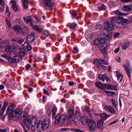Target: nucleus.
Here are the masks:
<instances>
[{"mask_svg": "<svg viewBox=\"0 0 132 132\" xmlns=\"http://www.w3.org/2000/svg\"><path fill=\"white\" fill-rule=\"evenodd\" d=\"M50 121L48 119L44 120L43 121H39L37 125V130L38 132H41L43 130H46L48 128Z\"/></svg>", "mask_w": 132, "mask_h": 132, "instance_id": "f257e3e1", "label": "nucleus"}, {"mask_svg": "<svg viewBox=\"0 0 132 132\" xmlns=\"http://www.w3.org/2000/svg\"><path fill=\"white\" fill-rule=\"evenodd\" d=\"M15 31L18 33L24 35L28 34V30L27 27L24 24H21L19 26H14L13 27Z\"/></svg>", "mask_w": 132, "mask_h": 132, "instance_id": "f03ea898", "label": "nucleus"}, {"mask_svg": "<svg viewBox=\"0 0 132 132\" xmlns=\"http://www.w3.org/2000/svg\"><path fill=\"white\" fill-rule=\"evenodd\" d=\"M55 119V124L61 126L64 123L65 120L66 116L64 115L58 113L56 115Z\"/></svg>", "mask_w": 132, "mask_h": 132, "instance_id": "7ed1b4c3", "label": "nucleus"}, {"mask_svg": "<svg viewBox=\"0 0 132 132\" xmlns=\"http://www.w3.org/2000/svg\"><path fill=\"white\" fill-rule=\"evenodd\" d=\"M101 37V36L98 35L97 33H94L91 34L90 38L94 41H105V40H108L110 39V37H107L106 36L103 39Z\"/></svg>", "mask_w": 132, "mask_h": 132, "instance_id": "20e7f679", "label": "nucleus"}, {"mask_svg": "<svg viewBox=\"0 0 132 132\" xmlns=\"http://www.w3.org/2000/svg\"><path fill=\"white\" fill-rule=\"evenodd\" d=\"M86 122L88 123V128L91 132L94 131L96 128V126L95 121L92 119H87Z\"/></svg>", "mask_w": 132, "mask_h": 132, "instance_id": "39448f33", "label": "nucleus"}, {"mask_svg": "<svg viewBox=\"0 0 132 132\" xmlns=\"http://www.w3.org/2000/svg\"><path fill=\"white\" fill-rule=\"evenodd\" d=\"M123 66L125 70L126 71V73L128 75L129 78H130V73L131 72V69L130 67V64L129 62L127 61L126 64H123Z\"/></svg>", "mask_w": 132, "mask_h": 132, "instance_id": "423d86ee", "label": "nucleus"}, {"mask_svg": "<svg viewBox=\"0 0 132 132\" xmlns=\"http://www.w3.org/2000/svg\"><path fill=\"white\" fill-rule=\"evenodd\" d=\"M104 109L108 112L110 113L113 115L116 114V111L114 108L110 105H105L104 106Z\"/></svg>", "mask_w": 132, "mask_h": 132, "instance_id": "0eeeda50", "label": "nucleus"}, {"mask_svg": "<svg viewBox=\"0 0 132 132\" xmlns=\"http://www.w3.org/2000/svg\"><path fill=\"white\" fill-rule=\"evenodd\" d=\"M21 114V112L19 109H17L13 111L10 117H14L16 118L19 117Z\"/></svg>", "mask_w": 132, "mask_h": 132, "instance_id": "6e6552de", "label": "nucleus"}, {"mask_svg": "<svg viewBox=\"0 0 132 132\" xmlns=\"http://www.w3.org/2000/svg\"><path fill=\"white\" fill-rule=\"evenodd\" d=\"M100 42L99 44L98 47L100 49L102 52L103 54H105L106 51V49L107 47V44L105 43V42H104L103 43Z\"/></svg>", "mask_w": 132, "mask_h": 132, "instance_id": "1a4fd4ad", "label": "nucleus"}, {"mask_svg": "<svg viewBox=\"0 0 132 132\" xmlns=\"http://www.w3.org/2000/svg\"><path fill=\"white\" fill-rule=\"evenodd\" d=\"M43 4L45 6L50 7L51 10L53 9L54 4L51 0H44Z\"/></svg>", "mask_w": 132, "mask_h": 132, "instance_id": "9d476101", "label": "nucleus"}, {"mask_svg": "<svg viewBox=\"0 0 132 132\" xmlns=\"http://www.w3.org/2000/svg\"><path fill=\"white\" fill-rule=\"evenodd\" d=\"M104 28L108 31H112L114 29L113 25L110 22H107V23H106Z\"/></svg>", "mask_w": 132, "mask_h": 132, "instance_id": "9b49d317", "label": "nucleus"}, {"mask_svg": "<svg viewBox=\"0 0 132 132\" xmlns=\"http://www.w3.org/2000/svg\"><path fill=\"white\" fill-rule=\"evenodd\" d=\"M25 22L27 23L29 26H32V21L30 16L28 17H25L23 18Z\"/></svg>", "mask_w": 132, "mask_h": 132, "instance_id": "f8f14e48", "label": "nucleus"}, {"mask_svg": "<svg viewBox=\"0 0 132 132\" xmlns=\"http://www.w3.org/2000/svg\"><path fill=\"white\" fill-rule=\"evenodd\" d=\"M13 105H10L8 106L6 109V114H9V118L10 117L13 111Z\"/></svg>", "mask_w": 132, "mask_h": 132, "instance_id": "ddd939ff", "label": "nucleus"}, {"mask_svg": "<svg viewBox=\"0 0 132 132\" xmlns=\"http://www.w3.org/2000/svg\"><path fill=\"white\" fill-rule=\"evenodd\" d=\"M10 3L12 4L11 8L15 12L18 11V8L15 1L11 0L10 1Z\"/></svg>", "mask_w": 132, "mask_h": 132, "instance_id": "4468645a", "label": "nucleus"}, {"mask_svg": "<svg viewBox=\"0 0 132 132\" xmlns=\"http://www.w3.org/2000/svg\"><path fill=\"white\" fill-rule=\"evenodd\" d=\"M98 79L101 80L102 81L104 82V80H105L107 82H108L109 80V78L106 77V75L105 74L103 75L100 74L99 75Z\"/></svg>", "mask_w": 132, "mask_h": 132, "instance_id": "2eb2a0df", "label": "nucleus"}, {"mask_svg": "<svg viewBox=\"0 0 132 132\" xmlns=\"http://www.w3.org/2000/svg\"><path fill=\"white\" fill-rule=\"evenodd\" d=\"M22 59V57L20 56L16 55L11 60V61L13 62H18L21 61Z\"/></svg>", "mask_w": 132, "mask_h": 132, "instance_id": "dca6fc26", "label": "nucleus"}, {"mask_svg": "<svg viewBox=\"0 0 132 132\" xmlns=\"http://www.w3.org/2000/svg\"><path fill=\"white\" fill-rule=\"evenodd\" d=\"M68 119L70 120V119L73 117L74 114V110L70 109L67 111Z\"/></svg>", "mask_w": 132, "mask_h": 132, "instance_id": "f3484780", "label": "nucleus"}, {"mask_svg": "<svg viewBox=\"0 0 132 132\" xmlns=\"http://www.w3.org/2000/svg\"><path fill=\"white\" fill-rule=\"evenodd\" d=\"M116 73L117 75L116 77L117 80H119L120 79V82L121 83H122L123 82V80L122 79L123 75L120 73V71L118 70H117L116 72Z\"/></svg>", "mask_w": 132, "mask_h": 132, "instance_id": "a211bd4d", "label": "nucleus"}, {"mask_svg": "<svg viewBox=\"0 0 132 132\" xmlns=\"http://www.w3.org/2000/svg\"><path fill=\"white\" fill-rule=\"evenodd\" d=\"M122 10L125 12H129L132 10V6L129 5H125L122 8Z\"/></svg>", "mask_w": 132, "mask_h": 132, "instance_id": "6ab92c4d", "label": "nucleus"}, {"mask_svg": "<svg viewBox=\"0 0 132 132\" xmlns=\"http://www.w3.org/2000/svg\"><path fill=\"white\" fill-rule=\"evenodd\" d=\"M105 87L108 89L114 90L117 89V87L115 85L106 84Z\"/></svg>", "mask_w": 132, "mask_h": 132, "instance_id": "aec40b11", "label": "nucleus"}, {"mask_svg": "<svg viewBox=\"0 0 132 132\" xmlns=\"http://www.w3.org/2000/svg\"><path fill=\"white\" fill-rule=\"evenodd\" d=\"M35 38L34 33L29 35L27 37V41H33Z\"/></svg>", "mask_w": 132, "mask_h": 132, "instance_id": "412c9836", "label": "nucleus"}, {"mask_svg": "<svg viewBox=\"0 0 132 132\" xmlns=\"http://www.w3.org/2000/svg\"><path fill=\"white\" fill-rule=\"evenodd\" d=\"M7 104L8 103L7 102H5L4 103L3 105L2 106V109L0 111V115H3V113Z\"/></svg>", "mask_w": 132, "mask_h": 132, "instance_id": "4be33fe9", "label": "nucleus"}, {"mask_svg": "<svg viewBox=\"0 0 132 132\" xmlns=\"http://www.w3.org/2000/svg\"><path fill=\"white\" fill-rule=\"evenodd\" d=\"M37 122L36 118L35 117H33L30 119V125L31 124V126L35 125L36 124Z\"/></svg>", "mask_w": 132, "mask_h": 132, "instance_id": "5701e85b", "label": "nucleus"}, {"mask_svg": "<svg viewBox=\"0 0 132 132\" xmlns=\"http://www.w3.org/2000/svg\"><path fill=\"white\" fill-rule=\"evenodd\" d=\"M22 46L29 51H30L32 49V47L28 44V42H24Z\"/></svg>", "mask_w": 132, "mask_h": 132, "instance_id": "b1692460", "label": "nucleus"}, {"mask_svg": "<svg viewBox=\"0 0 132 132\" xmlns=\"http://www.w3.org/2000/svg\"><path fill=\"white\" fill-rule=\"evenodd\" d=\"M19 53L20 55V56L22 57L24 56L26 53V51L23 48H20Z\"/></svg>", "mask_w": 132, "mask_h": 132, "instance_id": "393cba45", "label": "nucleus"}, {"mask_svg": "<svg viewBox=\"0 0 132 132\" xmlns=\"http://www.w3.org/2000/svg\"><path fill=\"white\" fill-rule=\"evenodd\" d=\"M23 122L26 124L27 127H29L30 126V119L29 118H25L23 119Z\"/></svg>", "mask_w": 132, "mask_h": 132, "instance_id": "a878e982", "label": "nucleus"}, {"mask_svg": "<svg viewBox=\"0 0 132 132\" xmlns=\"http://www.w3.org/2000/svg\"><path fill=\"white\" fill-rule=\"evenodd\" d=\"M32 28L34 30L39 32H41L42 30V28L39 27L37 25H35L33 26L32 27Z\"/></svg>", "mask_w": 132, "mask_h": 132, "instance_id": "bb28decb", "label": "nucleus"}, {"mask_svg": "<svg viewBox=\"0 0 132 132\" xmlns=\"http://www.w3.org/2000/svg\"><path fill=\"white\" fill-rule=\"evenodd\" d=\"M103 123V120L100 119L97 122V125L98 128L100 129L102 128L101 126H102Z\"/></svg>", "mask_w": 132, "mask_h": 132, "instance_id": "cd10ccee", "label": "nucleus"}, {"mask_svg": "<svg viewBox=\"0 0 132 132\" xmlns=\"http://www.w3.org/2000/svg\"><path fill=\"white\" fill-rule=\"evenodd\" d=\"M22 2L23 4V8L26 9L27 8L28 6V3L27 0H22Z\"/></svg>", "mask_w": 132, "mask_h": 132, "instance_id": "c85d7f7f", "label": "nucleus"}, {"mask_svg": "<svg viewBox=\"0 0 132 132\" xmlns=\"http://www.w3.org/2000/svg\"><path fill=\"white\" fill-rule=\"evenodd\" d=\"M56 111L57 108L55 106H54L52 109V116L53 118H54V116L56 114Z\"/></svg>", "mask_w": 132, "mask_h": 132, "instance_id": "c756f323", "label": "nucleus"}, {"mask_svg": "<svg viewBox=\"0 0 132 132\" xmlns=\"http://www.w3.org/2000/svg\"><path fill=\"white\" fill-rule=\"evenodd\" d=\"M129 44V42H125L122 44V48L123 50H126L128 47Z\"/></svg>", "mask_w": 132, "mask_h": 132, "instance_id": "7c9ffc66", "label": "nucleus"}, {"mask_svg": "<svg viewBox=\"0 0 132 132\" xmlns=\"http://www.w3.org/2000/svg\"><path fill=\"white\" fill-rule=\"evenodd\" d=\"M8 44V42H1L0 43V48L6 47Z\"/></svg>", "mask_w": 132, "mask_h": 132, "instance_id": "2f4dec72", "label": "nucleus"}, {"mask_svg": "<svg viewBox=\"0 0 132 132\" xmlns=\"http://www.w3.org/2000/svg\"><path fill=\"white\" fill-rule=\"evenodd\" d=\"M129 22V20L121 18V25H126Z\"/></svg>", "mask_w": 132, "mask_h": 132, "instance_id": "473e14b6", "label": "nucleus"}, {"mask_svg": "<svg viewBox=\"0 0 132 132\" xmlns=\"http://www.w3.org/2000/svg\"><path fill=\"white\" fill-rule=\"evenodd\" d=\"M100 116L101 118H103L104 120L106 119L107 118L110 117V116L109 115L106 114L105 113L100 114Z\"/></svg>", "mask_w": 132, "mask_h": 132, "instance_id": "72a5a7b5", "label": "nucleus"}, {"mask_svg": "<svg viewBox=\"0 0 132 132\" xmlns=\"http://www.w3.org/2000/svg\"><path fill=\"white\" fill-rule=\"evenodd\" d=\"M104 92L109 96H112L114 95H115V93L113 92L104 91Z\"/></svg>", "mask_w": 132, "mask_h": 132, "instance_id": "f704fd0d", "label": "nucleus"}, {"mask_svg": "<svg viewBox=\"0 0 132 132\" xmlns=\"http://www.w3.org/2000/svg\"><path fill=\"white\" fill-rule=\"evenodd\" d=\"M96 61L99 64H106L107 65V63L105 64V61L104 60L102 59L98 60L97 59L96 60Z\"/></svg>", "mask_w": 132, "mask_h": 132, "instance_id": "c9c22d12", "label": "nucleus"}, {"mask_svg": "<svg viewBox=\"0 0 132 132\" xmlns=\"http://www.w3.org/2000/svg\"><path fill=\"white\" fill-rule=\"evenodd\" d=\"M24 40L21 37L15 38L12 39L11 41H24Z\"/></svg>", "mask_w": 132, "mask_h": 132, "instance_id": "e433bc0d", "label": "nucleus"}, {"mask_svg": "<svg viewBox=\"0 0 132 132\" xmlns=\"http://www.w3.org/2000/svg\"><path fill=\"white\" fill-rule=\"evenodd\" d=\"M70 131H73L75 132H84L79 129L74 128H70Z\"/></svg>", "mask_w": 132, "mask_h": 132, "instance_id": "4c0bfd02", "label": "nucleus"}, {"mask_svg": "<svg viewBox=\"0 0 132 132\" xmlns=\"http://www.w3.org/2000/svg\"><path fill=\"white\" fill-rule=\"evenodd\" d=\"M106 7L103 4L101 6L98 7V9L100 11L105 10L106 9Z\"/></svg>", "mask_w": 132, "mask_h": 132, "instance_id": "58836bf2", "label": "nucleus"}, {"mask_svg": "<svg viewBox=\"0 0 132 132\" xmlns=\"http://www.w3.org/2000/svg\"><path fill=\"white\" fill-rule=\"evenodd\" d=\"M121 18H117L116 20V23L121 25Z\"/></svg>", "mask_w": 132, "mask_h": 132, "instance_id": "ea45409f", "label": "nucleus"}, {"mask_svg": "<svg viewBox=\"0 0 132 132\" xmlns=\"http://www.w3.org/2000/svg\"><path fill=\"white\" fill-rule=\"evenodd\" d=\"M5 51L7 52V55H11V52L10 50V47H7L6 48Z\"/></svg>", "mask_w": 132, "mask_h": 132, "instance_id": "a19ab883", "label": "nucleus"}, {"mask_svg": "<svg viewBox=\"0 0 132 132\" xmlns=\"http://www.w3.org/2000/svg\"><path fill=\"white\" fill-rule=\"evenodd\" d=\"M111 101L113 106L115 108H117V104H116V101L113 99H111Z\"/></svg>", "mask_w": 132, "mask_h": 132, "instance_id": "79ce46f5", "label": "nucleus"}, {"mask_svg": "<svg viewBox=\"0 0 132 132\" xmlns=\"http://www.w3.org/2000/svg\"><path fill=\"white\" fill-rule=\"evenodd\" d=\"M77 26L75 23H72L70 26V28L71 29H74Z\"/></svg>", "mask_w": 132, "mask_h": 132, "instance_id": "37998d69", "label": "nucleus"}, {"mask_svg": "<svg viewBox=\"0 0 132 132\" xmlns=\"http://www.w3.org/2000/svg\"><path fill=\"white\" fill-rule=\"evenodd\" d=\"M20 50V48H19V49L16 50V49H13L12 50V53H13L14 54H17L19 53Z\"/></svg>", "mask_w": 132, "mask_h": 132, "instance_id": "c03bdc74", "label": "nucleus"}, {"mask_svg": "<svg viewBox=\"0 0 132 132\" xmlns=\"http://www.w3.org/2000/svg\"><path fill=\"white\" fill-rule=\"evenodd\" d=\"M12 47L13 48V49H16V50H18L19 48L17 44L15 43L13 44Z\"/></svg>", "mask_w": 132, "mask_h": 132, "instance_id": "a18cd8bd", "label": "nucleus"}, {"mask_svg": "<svg viewBox=\"0 0 132 132\" xmlns=\"http://www.w3.org/2000/svg\"><path fill=\"white\" fill-rule=\"evenodd\" d=\"M105 85L106 84H103L100 82V85H99V86L98 87L101 89H104L105 87Z\"/></svg>", "mask_w": 132, "mask_h": 132, "instance_id": "49530a36", "label": "nucleus"}, {"mask_svg": "<svg viewBox=\"0 0 132 132\" xmlns=\"http://www.w3.org/2000/svg\"><path fill=\"white\" fill-rule=\"evenodd\" d=\"M93 42V43H91V44L92 45H97L98 47L99 44L100 43V42Z\"/></svg>", "mask_w": 132, "mask_h": 132, "instance_id": "de8ad7c7", "label": "nucleus"}, {"mask_svg": "<svg viewBox=\"0 0 132 132\" xmlns=\"http://www.w3.org/2000/svg\"><path fill=\"white\" fill-rule=\"evenodd\" d=\"M6 22L9 28H11V24L10 22L8 20H6Z\"/></svg>", "mask_w": 132, "mask_h": 132, "instance_id": "09e8293b", "label": "nucleus"}, {"mask_svg": "<svg viewBox=\"0 0 132 132\" xmlns=\"http://www.w3.org/2000/svg\"><path fill=\"white\" fill-rule=\"evenodd\" d=\"M116 18H116L114 17H112L110 20L111 22L112 23L113 22L116 23Z\"/></svg>", "mask_w": 132, "mask_h": 132, "instance_id": "8fccbe9b", "label": "nucleus"}, {"mask_svg": "<svg viewBox=\"0 0 132 132\" xmlns=\"http://www.w3.org/2000/svg\"><path fill=\"white\" fill-rule=\"evenodd\" d=\"M75 115L77 117H79L80 116V112L78 111H76L75 113Z\"/></svg>", "mask_w": 132, "mask_h": 132, "instance_id": "3c124183", "label": "nucleus"}, {"mask_svg": "<svg viewBox=\"0 0 132 132\" xmlns=\"http://www.w3.org/2000/svg\"><path fill=\"white\" fill-rule=\"evenodd\" d=\"M4 10V7L3 6H1L0 5V12H3Z\"/></svg>", "mask_w": 132, "mask_h": 132, "instance_id": "603ef678", "label": "nucleus"}, {"mask_svg": "<svg viewBox=\"0 0 132 132\" xmlns=\"http://www.w3.org/2000/svg\"><path fill=\"white\" fill-rule=\"evenodd\" d=\"M73 48L74 50L73 51V53H76L78 52V50L77 48L75 47H73Z\"/></svg>", "mask_w": 132, "mask_h": 132, "instance_id": "864d4df0", "label": "nucleus"}, {"mask_svg": "<svg viewBox=\"0 0 132 132\" xmlns=\"http://www.w3.org/2000/svg\"><path fill=\"white\" fill-rule=\"evenodd\" d=\"M120 35V33L119 32H115L114 33V35H113V37H115L116 38L117 37H118Z\"/></svg>", "mask_w": 132, "mask_h": 132, "instance_id": "5fc2aeb1", "label": "nucleus"}, {"mask_svg": "<svg viewBox=\"0 0 132 132\" xmlns=\"http://www.w3.org/2000/svg\"><path fill=\"white\" fill-rule=\"evenodd\" d=\"M114 13L117 15H122V13L119 12L118 10H117L115 11Z\"/></svg>", "mask_w": 132, "mask_h": 132, "instance_id": "6e6d98bb", "label": "nucleus"}, {"mask_svg": "<svg viewBox=\"0 0 132 132\" xmlns=\"http://www.w3.org/2000/svg\"><path fill=\"white\" fill-rule=\"evenodd\" d=\"M97 68H99V69L102 68L103 69H104V68H105V67L103 65L99 64V65H98L97 66Z\"/></svg>", "mask_w": 132, "mask_h": 132, "instance_id": "4d7b16f0", "label": "nucleus"}, {"mask_svg": "<svg viewBox=\"0 0 132 132\" xmlns=\"http://www.w3.org/2000/svg\"><path fill=\"white\" fill-rule=\"evenodd\" d=\"M116 60L118 62H120L121 61L120 58L119 56H116Z\"/></svg>", "mask_w": 132, "mask_h": 132, "instance_id": "13d9d810", "label": "nucleus"}, {"mask_svg": "<svg viewBox=\"0 0 132 132\" xmlns=\"http://www.w3.org/2000/svg\"><path fill=\"white\" fill-rule=\"evenodd\" d=\"M31 67V66L30 64H27L25 66V68L26 69L28 70L29 69V68H30Z\"/></svg>", "mask_w": 132, "mask_h": 132, "instance_id": "bf43d9fd", "label": "nucleus"}, {"mask_svg": "<svg viewBox=\"0 0 132 132\" xmlns=\"http://www.w3.org/2000/svg\"><path fill=\"white\" fill-rule=\"evenodd\" d=\"M6 10L5 11L6 13H8V15H10L11 14V13H10L9 12V10H8V6H7L6 7Z\"/></svg>", "mask_w": 132, "mask_h": 132, "instance_id": "052dcab7", "label": "nucleus"}, {"mask_svg": "<svg viewBox=\"0 0 132 132\" xmlns=\"http://www.w3.org/2000/svg\"><path fill=\"white\" fill-rule=\"evenodd\" d=\"M100 27L101 25L100 24L98 23L96 24V26H95L96 28L97 29H99L100 28Z\"/></svg>", "mask_w": 132, "mask_h": 132, "instance_id": "680f3d73", "label": "nucleus"}, {"mask_svg": "<svg viewBox=\"0 0 132 132\" xmlns=\"http://www.w3.org/2000/svg\"><path fill=\"white\" fill-rule=\"evenodd\" d=\"M51 110L50 109H48L47 110V113L48 115H50L51 114Z\"/></svg>", "mask_w": 132, "mask_h": 132, "instance_id": "e2e57ef3", "label": "nucleus"}, {"mask_svg": "<svg viewBox=\"0 0 132 132\" xmlns=\"http://www.w3.org/2000/svg\"><path fill=\"white\" fill-rule=\"evenodd\" d=\"M5 0H0V4L2 5H3L5 4Z\"/></svg>", "mask_w": 132, "mask_h": 132, "instance_id": "0e129e2a", "label": "nucleus"}, {"mask_svg": "<svg viewBox=\"0 0 132 132\" xmlns=\"http://www.w3.org/2000/svg\"><path fill=\"white\" fill-rule=\"evenodd\" d=\"M3 115H0V119L2 120V121H4L5 118V117L6 116V114L3 117L2 116Z\"/></svg>", "mask_w": 132, "mask_h": 132, "instance_id": "69168bd1", "label": "nucleus"}, {"mask_svg": "<svg viewBox=\"0 0 132 132\" xmlns=\"http://www.w3.org/2000/svg\"><path fill=\"white\" fill-rule=\"evenodd\" d=\"M0 132H7V130L5 129H0Z\"/></svg>", "mask_w": 132, "mask_h": 132, "instance_id": "338daca9", "label": "nucleus"}, {"mask_svg": "<svg viewBox=\"0 0 132 132\" xmlns=\"http://www.w3.org/2000/svg\"><path fill=\"white\" fill-rule=\"evenodd\" d=\"M120 50V48L119 47H118L116 49H115L114 51V52L116 53H117Z\"/></svg>", "mask_w": 132, "mask_h": 132, "instance_id": "774afa93", "label": "nucleus"}]
</instances>
